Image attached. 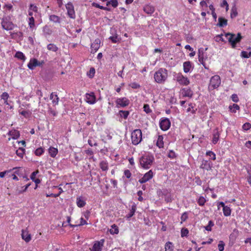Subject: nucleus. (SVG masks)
<instances>
[{"instance_id": "ea45409f", "label": "nucleus", "mask_w": 251, "mask_h": 251, "mask_svg": "<svg viewBox=\"0 0 251 251\" xmlns=\"http://www.w3.org/2000/svg\"><path fill=\"white\" fill-rule=\"evenodd\" d=\"M223 213L225 216H229L231 214V209L229 207L226 206L223 208Z\"/></svg>"}, {"instance_id": "338daca9", "label": "nucleus", "mask_w": 251, "mask_h": 251, "mask_svg": "<svg viewBox=\"0 0 251 251\" xmlns=\"http://www.w3.org/2000/svg\"><path fill=\"white\" fill-rule=\"evenodd\" d=\"M11 171H12V170L11 169L9 170H6V171H5L3 172H0V177H1V178L4 177L6 174L11 172Z\"/></svg>"}, {"instance_id": "72a5a7b5", "label": "nucleus", "mask_w": 251, "mask_h": 251, "mask_svg": "<svg viewBox=\"0 0 251 251\" xmlns=\"http://www.w3.org/2000/svg\"><path fill=\"white\" fill-rule=\"evenodd\" d=\"M136 210V205L135 204H133L131 206V208L130 209L129 213L126 215V218L129 219L132 217Z\"/></svg>"}, {"instance_id": "4c0bfd02", "label": "nucleus", "mask_w": 251, "mask_h": 251, "mask_svg": "<svg viewBox=\"0 0 251 251\" xmlns=\"http://www.w3.org/2000/svg\"><path fill=\"white\" fill-rule=\"evenodd\" d=\"M92 6L97 8H99L102 10H106L108 11H110L111 9L108 7H104L103 6L100 5L99 4L96 3V2H93L92 4Z\"/></svg>"}, {"instance_id": "7c9ffc66", "label": "nucleus", "mask_w": 251, "mask_h": 251, "mask_svg": "<svg viewBox=\"0 0 251 251\" xmlns=\"http://www.w3.org/2000/svg\"><path fill=\"white\" fill-rule=\"evenodd\" d=\"M49 19L50 21L54 23H60V18L55 15H51L50 16Z\"/></svg>"}, {"instance_id": "4d7b16f0", "label": "nucleus", "mask_w": 251, "mask_h": 251, "mask_svg": "<svg viewBox=\"0 0 251 251\" xmlns=\"http://www.w3.org/2000/svg\"><path fill=\"white\" fill-rule=\"evenodd\" d=\"M124 176L128 179L130 178L131 176V173L130 171L127 169L125 170L124 171Z\"/></svg>"}, {"instance_id": "49530a36", "label": "nucleus", "mask_w": 251, "mask_h": 251, "mask_svg": "<svg viewBox=\"0 0 251 251\" xmlns=\"http://www.w3.org/2000/svg\"><path fill=\"white\" fill-rule=\"evenodd\" d=\"M119 113L121 117H123L125 119H126L129 115V112L128 111L120 110Z\"/></svg>"}, {"instance_id": "e2e57ef3", "label": "nucleus", "mask_w": 251, "mask_h": 251, "mask_svg": "<svg viewBox=\"0 0 251 251\" xmlns=\"http://www.w3.org/2000/svg\"><path fill=\"white\" fill-rule=\"evenodd\" d=\"M88 223L85 220H84L83 218H81L80 219L79 223L77 224V226H81L85 225H87Z\"/></svg>"}, {"instance_id": "680f3d73", "label": "nucleus", "mask_w": 251, "mask_h": 251, "mask_svg": "<svg viewBox=\"0 0 251 251\" xmlns=\"http://www.w3.org/2000/svg\"><path fill=\"white\" fill-rule=\"evenodd\" d=\"M110 5L114 8H116L118 5V0H110Z\"/></svg>"}, {"instance_id": "5701e85b", "label": "nucleus", "mask_w": 251, "mask_h": 251, "mask_svg": "<svg viewBox=\"0 0 251 251\" xmlns=\"http://www.w3.org/2000/svg\"><path fill=\"white\" fill-rule=\"evenodd\" d=\"M8 134L13 139H17L20 136L19 131L15 129L9 131Z\"/></svg>"}, {"instance_id": "9d476101", "label": "nucleus", "mask_w": 251, "mask_h": 251, "mask_svg": "<svg viewBox=\"0 0 251 251\" xmlns=\"http://www.w3.org/2000/svg\"><path fill=\"white\" fill-rule=\"evenodd\" d=\"M117 107H125L129 104V100L126 97L117 98L115 101Z\"/></svg>"}, {"instance_id": "58836bf2", "label": "nucleus", "mask_w": 251, "mask_h": 251, "mask_svg": "<svg viewBox=\"0 0 251 251\" xmlns=\"http://www.w3.org/2000/svg\"><path fill=\"white\" fill-rule=\"evenodd\" d=\"M198 204L201 206L204 205L206 202V200L203 196H200L197 201Z\"/></svg>"}, {"instance_id": "b1692460", "label": "nucleus", "mask_w": 251, "mask_h": 251, "mask_svg": "<svg viewBox=\"0 0 251 251\" xmlns=\"http://www.w3.org/2000/svg\"><path fill=\"white\" fill-rule=\"evenodd\" d=\"M227 25V20L222 17L218 18V23L217 26L223 27L226 26Z\"/></svg>"}, {"instance_id": "39448f33", "label": "nucleus", "mask_w": 251, "mask_h": 251, "mask_svg": "<svg viewBox=\"0 0 251 251\" xmlns=\"http://www.w3.org/2000/svg\"><path fill=\"white\" fill-rule=\"evenodd\" d=\"M221 84V78L218 75L213 76L210 80V83L208 86L209 91L217 89Z\"/></svg>"}, {"instance_id": "6ab92c4d", "label": "nucleus", "mask_w": 251, "mask_h": 251, "mask_svg": "<svg viewBox=\"0 0 251 251\" xmlns=\"http://www.w3.org/2000/svg\"><path fill=\"white\" fill-rule=\"evenodd\" d=\"M200 168L202 169L208 171L211 169V165L210 163L208 160L203 159L201 161Z\"/></svg>"}, {"instance_id": "0eeeda50", "label": "nucleus", "mask_w": 251, "mask_h": 251, "mask_svg": "<svg viewBox=\"0 0 251 251\" xmlns=\"http://www.w3.org/2000/svg\"><path fill=\"white\" fill-rule=\"evenodd\" d=\"M176 79L177 82L181 85L187 86L190 83V81L188 77L184 76L180 73L176 75Z\"/></svg>"}, {"instance_id": "473e14b6", "label": "nucleus", "mask_w": 251, "mask_h": 251, "mask_svg": "<svg viewBox=\"0 0 251 251\" xmlns=\"http://www.w3.org/2000/svg\"><path fill=\"white\" fill-rule=\"evenodd\" d=\"M47 49L53 52H56L58 50V48L54 44H49L47 46Z\"/></svg>"}, {"instance_id": "f3484780", "label": "nucleus", "mask_w": 251, "mask_h": 251, "mask_svg": "<svg viewBox=\"0 0 251 251\" xmlns=\"http://www.w3.org/2000/svg\"><path fill=\"white\" fill-rule=\"evenodd\" d=\"M21 236L22 239L26 243L29 242L31 239V234L29 233L27 229H22Z\"/></svg>"}, {"instance_id": "13d9d810", "label": "nucleus", "mask_w": 251, "mask_h": 251, "mask_svg": "<svg viewBox=\"0 0 251 251\" xmlns=\"http://www.w3.org/2000/svg\"><path fill=\"white\" fill-rule=\"evenodd\" d=\"M188 213L187 212H184L181 216V223L185 222L188 219Z\"/></svg>"}, {"instance_id": "423d86ee", "label": "nucleus", "mask_w": 251, "mask_h": 251, "mask_svg": "<svg viewBox=\"0 0 251 251\" xmlns=\"http://www.w3.org/2000/svg\"><path fill=\"white\" fill-rule=\"evenodd\" d=\"M1 25L2 28L7 31L11 30L15 27L14 24L11 21L9 17H5L2 19Z\"/></svg>"}, {"instance_id": "0e129e2a", "label": "nucleus", "mask_w": 251, "mask_h": 251, "mask_svg": "<svg viewBox=\"0 0 251 251\" xmlns=\"http://www.w3.org/2000/svg\"><path fill=\"white\" fill-rule=\"evenodd\" d=\"M39 173V171L37 170L33 172H32L30 175V179L33 180L36 178V176L37 174Z\"/></svg>"}, {"instance_id": "3c124183", "label": "nucleus", "mask_w": 251, "mask_h": 251, "mask_svg": "<svg viewBox=\"0 0 251 251\" xmlns=\"http://www.w3.org/2000/svg\"><path fill=\"white\" fill-rule=\"evenodd\" d=\"M144 111L147 114H150L152 112L151 109L150 108V107L148 104H145L143 106Z\"/></svg>"}, {"instance_id": "c03bdc74", "label": "nucleus", "mask_w": 251, "mask_h": 251, "mask_svg": "<svg viewBox=\"0 0 251 251\" xmlns=\"http://www.w3.org/2000/svg\"><path fill=\"white\" fill-rule=\"evenodd\" d=\"M25 188L24 186H21V187H17L16 189V193L17 195H20L26 191V190H25Z\"/></svg>"}, {"instance_id": "f8f14e48", "label": "nucleus", "mask_w": 251, "mask_h": 251, "mask_svg": "<svg viewBox=\"0 0 251 251\" xmlns=\"http://www.w3.org/2000/svg\"><path fill=\"white\" fill-rule=\"evenodd\" d=\"M160 128L163 131L167 130L171 126V122L168 118L162 119L159 123Z\"/></svg>"}, {"instance_id": "6e6552de", "label": "nucleus", "mask_w": 251, "mask_h": 251, "mask_svg": "<svg viewBox=\"0 0 251 251\" xmlns=\"http://www.w3.org/2000/svg\"><path fill=\"white\" fill-rule=\"evenodd\" d=\"M104 242V239H101L100 241H96L92 248H90V251H102Z\"/></svg>"}, {"instance_id": "1a4fd4ad", "label": "nucleus", "mask_w": 251, "mask_h": 251, "mask_svg": "<svg viewBox=\"0 0 251 251\" xmlns=\"http://www.w3.org/2000/svg\"><path fill=\"white\" fill-rule=\"evenodd\" d=\"M198 56L199 62L203 65L205 69L208 70L209 69L208 66H207L205 63V60L207 59V57H205V52L202 48L199 49Z\"/></svg>"}, {"instance_id": "f257e3e1", "label": "nucleus", "mask_w": 251, "mask_h": 251, "mask_svg": "<svg viewBox=\"0 0 251 251\" xmlns=\"http://www.w3.org/2000/svg\"><path fill=\"white\" fill-rule=\"evenodd\" d=\"M168 78V71L165 68H159L154 74L155 81L159 84L164 83Z\"/></svg>"}, {"instance_id": "603ef678", "label": "nucleus", "mask_w": 251, "mask_h": 251, "mask_svg": "<svg viewBox=\"0 0 251 251\" xmlns=\"http://www.w3.org/2000/svg\"><path fill=\"white\" fill-rule=\"evenodd\" d=\"M189 233V230L186 228H182L181 230V236L182 237H186Z\"/></svg>"}, {"instance_id": "2eb2a0df", "label": "nucleus", "mask_w": 251, "mask_h": 251, "mask_svg": "<svg viewBox=\"0 0 251 251\" xmlns=\"http://www.w3.org/2000/svg\"><path fill=\"white\" fill-rule=\"evenodd\" d=\"M100 40L97 38L91 44V52L94 53L97 52L100 46Z\"/></svg>"}, {"instance_id": "dca6fc26", "label": "nucleus", "mask_w": 251, "mask_h": 251, "mask_svg": "<svg viewBox=\"0 0 251 251\" xmlns=\"http://www.w3.org/2000/svg\"><path fill=\"white\" fill-rule=\"evenodd\" d=\"M86 101L90 104H93L96 102V98L94 92L86 94Z\"/></svg>"}, {"instance_id": "de8ad7c7", "label": "nucleus", "mask_w": 251, "mask_h": 251, "mask_svg": "<svg viewBox=\"0 0 251 251\" xmlns=\"http://www.w3.org/2000/svg\"><path fill=\"white\" fill-rule=\"evenodd\" d=\"M206 155L207 156L210 157L211 159L213 161L215 160L216 159L215 153L212 151H206Z\"/></svg>"}, {"instance_id": "a19ab883", "label": "nucleus", "mask_w": 251, "mask_h": 251, "mask_svg": "<svg viewBox=\"0 0 251 251\" xmlns=\"http://www.w3.org/2000/svg\"><path fill=\"white\" fill-rule=\"evenodd\" d=\"M229 109L231 112L236 113V111L240 109V107L237 104H233L232 105H229Z\"/></svg>"}, {"instance_id": "aec40b11", "label": "nucleus", "mask_w": 251, "mask_h": 251, "mask_svg": "<svg viewBox=\"0 0 251 251\" xmlns=\"http://www.w3.org/2000/svg\"><path fill=\"white\" fill-rule=\"evenodd\" d=\"M182 94L184 97L191 98L193 96V92L189 88H184L182 89Z\"/></svg>"}, {"instance_id": "cd10ccee", "label": "nucleus", "mask_w": 251, "mask_h": 251, "mask_svg": "<svg viewBox=\"0 0 251 251\" xmlns=\"http://www.w3.org/2000/svg\"><path fill=\"white\" fill-rule=\"evenodd\" d=\"M156 144L159 148H163L164 147L163 137L162 135L158 136Z\"/></svg>"}, {"instance_id": "4be33fe9", "label": "nucleus", "mask_w": 251, "mask_h": 251, "mask_svg": "<svg viewBox=\"0 0 251 251\" xmlns=\"http://www.w3.org/2000/svg\"><path fill=\"white\" fill-rule=\"evenodd\" d=\"M48 151L50 155L53 158H54L58 152V149L53 147H50Z\"/></svg>"}, {"instance_id": "5fc2aeb1", "label": "nucleus", "mask_w": 251, "mask_h": 251, "mask_svg": "<svg viewBox=\"0 0 251 251\" xmlns=\"http://www.w3.org/2000/svg\"><path fill=\"white\" fill-rule=\"evenodd\" d=\"M214 223L213 221H212L211 220L209 221V222H208V224L207 226H206L205 227V229L207 230V231H211V227L214 226Z\"/></svg>"}, {"instance_id": "2f4dec72", "label": "nucleus", "mask_w": 251, "mask_h": 251, "mask_svg": "<svg viewBox=\"0 0 251 251\" xmlns=\"http://www.w3.org/2000/svg\"><path fill=\"white\" fill-rule=\"evenodd\" d=\"M119 231V228L115 224L112 225L111 228L109 230V232L111 234H117Z\"/></svg>"}, {"instance_id": "052dcab7", "label": "nucleus", "mask_w": 251, "mask_h": 251, "mask_svg": "<svg viewBox=\"0 0 251 251\" xmlns=\"http://www.w3.org/2000/svg\"><path fill=\"white\" fill-rule=\"evenodd\" d=\"M232 100L234 102H237L239 101V98L237 94H233L231 96Z\"/></svg>"}, {"instance_id": "f03ea898", "label": "nucleus", "mask_w": 251, "mask_h": 251, "mask_svg": "<svg viewBox=\"0 0 251 251\" xmlns=\"http://www.w3.org/2000/svg\"><path fill=\"white\" fill-rule=\"evenodd\" d=\"M154 160V158L152 155L145 154L140 158V165L143 169H148L151 168Z\"/></svg>"}, {"instance_id": "a211bd4d", "label": "nucleus", "mask_w": 251, "mask_h": 251, "mask_svg": "<svg viewBox=\"0 0 251 251\" xmlns=\"http://www.w3.org/2000/svg\"><path fill=\"white\" fill-rule=\"evenodd\" d=\"M143 10L147 14L151 15L154 12L155 8L151 4H147L144 7Z\"/></svg>"}, {"instance_id": "c9c22d12", "label": "nucleus", "mask_w": 251, "mask_h": 251, "mask_svg": "<svg viewBox=\"0 0 251 251\" xmlns=\"http://www.w3.org/2000/svg\"><path fill=\"white\" fill-rule=\"evenodd\" d=\"M238 15L237 9L235 5L232 6L231 9L230 17L233 19Z\"/></svg>"}, {"instance_id": "a878e982", "label": "nucleus", "mask_w": 251, "mask_h": 251, "mask_svg": "<svg viewBox=\"0 0 251 251\" xmlns=\"http://www.w3.org/2000/svg\"><path fill=\"white\" fill-rule=\"evenodd\" d=\"M216 132H215L213 135L212 143L214 144L217 143L220 136V133L217 128L216 129Z\"/></svg>"}, {"instance_id": "c756f323", "label": "nucleus", "mask_w": 251, "mask_h": 251, "mask_svg": "<svg viewBox=\"0 0 251 251\" xmlns=\"http://www.w3.org/2000/svg\"><path fill=\"white\" fill-rule=\"evenodd\" d=\"M174 246L171 242H167L165 245V251H173Z\"/></svg>"}, {"instance_id": "ddd939ff", "label": "nucleus", "mask_w": 251, "mask_h": 251, "mask_svg": "<svg viewBox=\"0 0 251 251\" xmlns=\"http://www.w3.org/2000/svg\"><path fill=\"white\" fill-rule=\"evenodd\" d=\"M66 8L67 10L68 16L72 19H75V17L74 7L72 2H69L66 5Z\"/></svg>"}, {"instance_id": "4468645a", "label": "nucleus", "mask_w": 251, "mask_h": 251, "mask_svg": "<svg viewBox=\"0 0 251 251\" xmlns=\"http://www.w3.org/2000/svg\"><path fill=\"white\" fill-rule=\"evenodd\" d=\"M44 64V61L39 62L36 58L31 59L27 64L28 68L30 70H33L37 66H42Z\"/></svg>"}, {"instance_id": "79ce46f5", "label": "nucleus", "mask_w": 251, "mask_h": 251, "mask_svg": "<svg viewBox=\"0 0 251 251\" xmlns=\"http://www.w3.org/2000/svg\"><path fill=\"white\" fill-rule=\"evenodd\" d=\"M95 73L96 72L95 68L92 67L90 68V70L87 72V75L89 78H92L94 76Z\"/></svg>"}, {"instance_id": "8fccbe9b", "label": "nucleus", "mask_w": 251, "mask_h": 251, "mask_svg": "<svg viewBox=\"0 0 251 251\" xmlns=\"http://www.w3.org/2000/svg\"><path fill=\"white\" fill-rule=\"evenodd\" d=\"M28 25L31 29H32L35 26V21L33 17L29 18Z\"/></svg>"}, {"instance_id": "864d4df0", "label": "nucleus", "mask_w": 251, "mask_h": 251, "mask_svg": "<svg viewBox=\"0 0 251 251\" xmlns=\"http://www.w3.org/2000/svg\"><path fill=\"white\" fill-rule=\"evenodd\" d=\"M225 243L223 241H220L218 245L219 251H223L224 250Z\"/></svg>"}, {"instance_id": "393cba45", "label": "nucleus", "mask_w": 251, "mask_h": 251, "mask_svg": "<svg viewBox=\"0 0 251 251\" xmlns=\"http://www.w3.org/2000/svg\"><path fill=\"white\" fill-rule=\"evenodd\" d=\"M76 205L78 207H83L86 204V202L82 197H79L76 198Z\"/></svg>"}, {"instance_id": "e433bc0d", "label": "nucleus", "mask_w": 251, "mask_h": 251, "mask_svg": "<svg viewBox=\"0 0 251 251\" xmlns=\"http://www.w3.org/2000/svg\"><path fill=\"white\" fill-rule=\"evenodd\" d=\"M50 99L52 100L53 104H58L59 98L57 95H53V93H51L50 96Z\"/></svg>"}, {"instance_id": "bf43d9fd", "label": "nucleus", "mask_w": 251, "mask_h": 251, "mask_svg": "<svg viewBox=\"0 0 251 251\" xmlns=\"http://www.w3.org/2000/svg\"><path fill=\"white\" fill-rule=\"evenodd\" d=\"M243 129L245 130H248L251 127V124L249 123H246L243 125Z\"/></svg>"}, {"instance_id": "9b49d317", "label": "nucleus", "mask_w": 251, "mask_h": 251, "mask_svg": "<svg viewBox=\"0 0 251 251\" xmlns=\"http://www.w3.org/2000/svg\"><path fill=\"white\" fill-rule=\"evenodd\" d=\"M154 174L151 170H150L148 172L145 173L143 176L139 180V182L141 184L146 183L148 181H149L153 177Z\"/></svg>"}, {"instance_id": "69168bd1", "label": "nucleus", "mask_w": 251, "mask_h": 251, "mask_svg": "<svg viewBox=\"0 0 251 251\" xmlns=\"http://www.w3.org/2000/svg\"><path fill=\"white\" fill-rule=\"evenodd\" d=\"M168 156L170 158L173 159L176 157V155L174 151H170L168 153Z\"/></svg>"}, {"instance_id": "37998d69", "label": "nucleus", "mask_w": 251, "mask_h": 251, "mask_svg": "<svg viewBox=\"0 0 251 251\" xmlns=\"http://www.w3.org/2000/svg\"><path fill=\"white\" fill-rule=\"evenodd\" d=\"M25 150L22 148H19L18 150L16 151V154L21 158H23L25 153Z\"/></svg>"}, {"instance_id": "bb28decb", "label": "nucleus", "mask_w": 251, "mask_h": 251, "mask_svg": "<svg viewBox=\"0 0 251 251\" xmlns=\"http://www.w3.org/2000/svg\"><path fill=\"white\" fill-rule=\"evenodd\" d=\"M100 167L103 171H107L108 170V163L106 161L102 160L100 163Z\"/></svg>"}, {"instance_id": "f704fd0d", "label": "nucleus", "mask_w": 251, "mask_h": 251, "mask_svg": "<svg viewBox=\"0 0 251 251\" xmlns=\"http://www.w3.org/2000/svg\"><path fill=\"white\" fill-rule=\"evenodd\" d=\"M15 57L23 61H25L26 59L25 56L21 51H17L15 55Z\"/></svg>"}, {"instance_id": "c85d7f7f", "label": "nucleus", "mask_w": 251, "mask_h": 251, "mask_svg": "<svg viewBox=\"0 0 251 251\" xmlns=\"http://www.w3.org/2000/svg\"><path fill=\"white\" fill-rule=\"evenodd\" d=\"M9 97V94L7 92H3L1 95V98L4 100V103L5 105H9V103L8 102V99Z\"/></svg>"}, {"instance_id": "7ed1b4c3", "label": "nucleus", "mask_w": 251, "mask_h": 251, "mask_svg": "<svg viewBox=\"0 0 251 251\" xmlns=\"http://www.w3.org/2000/svg\"><path fill=\"white\" fill-rule=\"evenodd\" d=\"M225 35L232 48H235L237 43H239L242 39L240 33H238L237 36L235 34L229 32L226 33Z\"/></svg>"}, {"instance_id": "774afa93", "label": "nucleus", "mask_w": 251, "mask_h": 251, "mask_svg": "<svg viewBox=\"0 0 251 251\" xmlns=\"http://www.w3.org/2000/svg\"><path fill=\"white\" fill-rule=\"evenodd\" d=\"M37 7L36 5H34V4H31L30 5L29 9L30 10L33 11L34 12L37 11Z\"/></svg>"}, {"instance_id": "6e6d98bb", "label": "nucleus", "mask_w": 251, "mask_h": 251, "mask_svg": "<svg viewBox=\"0 0 251 251\" xmlns=\"http://www.w3.org/2000/svg\"><path fill=\"white\" fill-rule=\"evenodd\" d=\"M129 86L133 89H138L140 88V85L137 82H133L129 84Z\"/></svg>"}, {"instance_id": "412c9836", "label": "nucleus", "mask_w": 251, "mask_h": 251, "mask_svg": "<svg viewBox=\"0 0 251 251\" xmlns=\"http://www.w3.org/2000/svg\"><path fill=\"white\" fill-rule=\"evenodd\" d=\"M183 67L184 73H188L192 68L191 62L189 61L184 62L183 64Z\"/></svg>"}, {"instance_id": "a18cd8bd", "label": "nucleus", "mask_w": 251, "mask_h": 251, "mask_svg": "<svg viewBox=\"0 0 251 251\" xmlns=\"http://www.w3.org/2000/svg\"><path fill=\"white\" fill-rule=\"evenodd\" d=\"M240 56L242 58H248L250 57H251V51H250L249 52H248L247 51H242L241 52Z\"/></svg>"}, {"instance_id": "09e8293b", "label": "nucleus", "mask_w": 251, "mask_h": 251, "mask_svg": "<svg viewBox=\"0 0 251 251\" xmlns=\"http://www.w3.org/2000/svg\"><path fill=\"white\" fill-rule=\"evenodd\" d=\"M44 152L43 148L40 147L37 148L34 151V153L37 156H41Z\"/></svg>"}, {"instance_id": "20e7f679", "label": "nucleus", "mask_w": 251, "mask_h": 251, "mask_svg": "<svg viewBox=\"0 0 251 251\" xmlns=\"http://www.w3.org/2000/svg\"><path fill=\"white\" fill-rule=\"evenodd\" d=\"M132 144L137 145L142 141V132L140 129H134L131 134Z\"/></svg>"}]
</instances>
